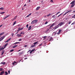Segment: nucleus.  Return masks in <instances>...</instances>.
I'll return each instance as SVG.
<instances>
[{
	"mask_svg": "<svg viewBox=\"0 0 75 75\" xmlns=\"http://www.w3.org/2000/svg\"><path fill=\"white\" fill-rule=\"evenodd\" d=\"M37 21H38V20H35L32 21L31 23L32 24H35V23H37Z\"/></svg>",
	"mask_w": 75,
	"mask_h": 75,
	"instance_id": "obj_1",
	"label": "nucleus"
},
{
	"mask_svg": "<svg viewBox=\"0 0 75 75\" xmlns=\"http://www.w3.org/2000/svg\"><path fill=\"white\" fill-rule=\"evenodd\" d=\"M64 22H61V23H59L58 24V25H59L60 27H61V26H62V25L63 24H64Z\"/></svg>",
	"mask_w": 75,
	"mask_h": 75,
	"instance_id": "obj_2",
	"label": "nucleus"
},
{
	"mask_svg": "<svg viewBox=\"0 0 75 75\" xmlns=\"http://www.w3.org/2000/svg\"><path fill=\"white\" fill-rule=\"evenodd\" d=\"M5 37H6L5 36H4L3 37H1L0 38V41H2V40H3V39H4V38H5Z\"/></svg>",
	"mask_w": 75,
	"mask_h": 75,
	"instance_id": "obj_3",
	"label": "nucleus"
},
{
	"mask_svg": "<svg viewBox=\"0 0 75 75\" xmlns=\"http://www.w3.org/2000/svg\"><path fill=\"white\" fill-rule=\"evenodd\" d=\"M50 32V29H47L46 31L45 32V33H46V34H48Z\"/></svg>",
	"mask_w": 75,
	"mask_h": 75,
	"instance_id": "obj_4",
	"label": "nucleus"
},
{
	"mask_svg": "<svg viewBox=\"0 0 75 75\" xmlns=\"http://www.w3.org/2000/svg\"><path fill=\"white\" fill-rule=\"evenodd\" d=\"M58 27H59V25H58L55 26L54 28V30H56V29H57V28H58Z\"/></svg>",
	"mask_w": 75,
	"mask_h": 75,
	"instance_id": "obj_5",
	"label": "nucleus"
},
{
	"mask_svg": "<svg viewBox=\"0 0 75 75\" xmlns=\"http://www.w3.org/2000/svg\"><path fill=\"white\" fill-rule=\"evenodd\" d=\"M55 23H52V25H51V26H50V27L49 28H51V27H53V26H54V25H55Z\"/></svg>",
	"mask_w": 75,
	"mask_h": 75,
	"instance_id": "obj_6",
	"label": "nucleus"
},
{
	"mask_svg": "<svg viewBox=\"0 0 75 75\" xmlns=\"http://www.w3.org/2000/svg\"><path fill=\"white\" fill-rule=\"evenodd\" d=\"M16 36H18L17 37H21L22 36V35H21V34H18L16 35Z\"/></svg>",
	"mask_w": 75,
	"mask_h": 75,
	"instance_id": "obj_7",
	"label": "nucleus"
},
{
	"mask_svg": "<svg viewBox=\"0 0 75 75\" xmlns=\"http://www.w3.org/2000/svg\"><path fill=\"white\" fill-rule=\"evenodd\" d=\"M4 74V71H3L0 73V75H3V74Z\"/></svg>",
	"mask_w": 75,
	"mask_h": 75,
	"instance_id": "obj_8",
	"label": "nucleus"
},
{
	"mask_svg": "<svg viewBox=\"0 0 75 75\" xmlns=\"http://www.w3.org/2000/svg\"><path fill=\"white\" fill-rule=\"evenodd\" d=\"M24 28H21L20 27L19 28H18V30L17 31H20V30H22Z\"/></svg>",
	"mask_w": 75,
	"mask_h": 75,
	"instance_id": "obj_9",
	"label": "nucleus"
},
{
	"mask_svg": "<svg viewBox=\"0 0 75 75\" xmlns=\"http://www.w3.org/2000/svg\"><path fill=\"white\" fill-rule=\"evenodd\" d=\"M11 39V38H10L9 39H8L5 42H8Z\"/></svg>",
	"mask_w": 75,
	"mask_h": 75,
	"instance_id": "obj_10",
	"label": "nucleus"
},
{
	"mask_svg": "<svg viewBox=\"0 0 75 75\" xmlns=\"http://www.w3.org/2000/svg\"><path fill=\"white\" fill-rule=\"evenodd\" d=\"M40 8V6H38L36 9V10H38Z\"/></svg>",
	"mask_w": 75,
	"mask_h": 75,
	"instance_id": "obj_11",
	"label": "nucleus"
},
{
	"mask_svg": "<svg viewBox=\"0 0 75 75\" xmlns=\"http://www.w3.org/2000/svg\"><path fill=\"white\" fill-rule=\"evenodd\" d=\"M50 41H53V39L52 37H51L50 38V40H49Z\"/></svg>",
	"mask_w": 75,
	"mask_h": 75,
	"instance_id": "obj_12",
	"label": "nucleus"
},
{
	"mask_svg": "<svg viewBox=\"0 0 75 75\" xmlns=\"http://www.w3.org/2000/svg\"><path fill=\"white\" fill-rule=\"evenodd\" d=\"M5 52V51L4 50H2V54H1V55H3V54H4V53Z\"/></svg>",
	"mask_w": 75,
	"mask_h": 75,
	"instance_id": "obj_13",
	"label": "nucleus"
},
{
	"mask_svg": "<svg viewBox=\"0 0 75 75\" xmlns=\"http://www.w3.org/2000/svg\"><path fill=\"white\" fill-rule=\"evenodd\" d=\"M38 41H37L36 42L33 43V44L34 45H36V44L38 43Z\"/></svg>",
	"mask_w": 75,
	"mask_h": 75,
	"instance_id": "obj_14",
	"label": "nucleus"
},
{
	"mask_svg": "<svg viewBox=\"0 0 75 75\" xmlns=\"http://www.w3.org/2000/svg\"><path fill=\"white\" fill-rule=\"evenodd\" d=\"M23 54V52H19V55H21V54Z\"/></svg>",
	"mask_w": 75,
	"mask_h": 75,
	"instance_id": "obj_15",
	"label": "nucleus"
},
{
	"mask_svg": "<svg viewBox=\"0 0 75 75\" xmlns=\"http://www.w3.org/2000/svg\"><path fill=\"white\" fill-rule=\"evenodd\" d=\"M31 29V26H29V28L28 29V31L30 30Z\"/></svg>",
	"mask_w": 75,
	"mask_h": 75,
	"instance_id": "obj_16",
	"label": "nucleus"
},
{
	"mask_svg": "<svg viewBox=\"0 0 75 75\" xmlns=\"http://www.w3.org/2000/svg\"><path fill=\"white\" fill-rule=\"evenodd\" d=\"M20 44V42H16L15 43H14L13 44V45H16V44Z\"/></svg>",
	"mask_w": 75,
	"mask_h": 75,
	"instance_id": "obj_17",
	"label": "nucleus"
},
{
	"mask_svg": "<svg viewBox=\"0 0 75 75\" xmlns=\"http://www.w3.org/2000/svg\"><path fill=\"white\" fill-rule=\"evenodd\" d=\"M4 34V32H3L1 33H0V35H3Z\"/></svg>",
	"mask_w": 75,
	"mask_h": 75,
	"instance_id": "obj_18",
	"label": "nucleus"
},
{
	"mask_svg": "<svg viewBox=\"0 0 75 75\" xmlns=\"http://www.w3.org/2000/svg\"><path fill=\"white\" fill-rule=\"evenodd\" d=\"M3 64V65H4L6 64V62H1V63L0 64Z\"/></svg>",
	"mask_w": 75,
	"mask_h": 75,
	"instance_id": "obj_19",
	"label": "nucleus"
},
{
	"mask_svg": "<svg viewBox=\"0 0 75 75\" xmlns=\"http://www.w3.org/2000/svg\"><path fill=\"white\" fill-rule=\"evenodd\" d=\"M17 23V22L16 21H15L14 23H13V25H15V24H16V23Z\"/></svg>",
	"mask_w": 75,
	"mask_h": 75,
	"instance_id": "obj_20",
	"label": "nucleus"
},
{
	"mask_svg": "<svg viewBox=\"0 0 75 75\" xmlns=\"http://www.w3.org/2000/svg\"><path fill=\"white\" fill-rule=\"evenodd\" d=\"M18 45H15L13 47V48H16V47H17Z\"/></svg>",
	"mask_w": 75,
	"mask_h": 75,
	"instance_id": "obj_21",
	"label": "nucleus"
},
{
	"mask_svg": "<svg viewBox=\"0 0 75 75\" xmlns=\"http://www.w3.org/2000/svg\"><path fill=\"white\" fill-rule=\"evenodd\" d=\"M35 47V45H33L30 47V48H33V47Z\"/></svg>",
	"mask_w": 75,
	"mask_h": 75,
	"instance_id": "obj_22",
	"label": "nucleus"
},
{
	"mask_svg": "<svg viewBox=\"0 0 75 75\" xmlns=\"http://www.w3.org/2000/svg\"><path fill=\"white\" fill-rule=\"evenodd\" d=\"M75 6V4H72L71 6V7H72L73 6Z\"/></svg>",
	"mask_w": 75,
	"mask_h": 75,
	"instance_id": "obj_23",
	"label": "nucleus"
},
{
	"mask_svg": "<svg viewBox=\"0 0 75 75\" xmlns=\"http://www.w3.org/2000/svg\"><path fill=\"white\" fill-rule=\"evenodd\" d=\"M20 34H24V31L22 32Z\"/></svg>",
	"mask_w": 75,
	"mask_h": 75,
	"instance_id": "obj_24",
	"label": "nucleus"
},
{
	"mask_svg": "<svg viewBox=\"0 0 75 75\" xmlns=\"http://www.w3.org/2000/svg\"><path fill=\"white\" fill-rule=\"evenodd\" d=\"M74 3H75V1H74L71 3V4H74Z\"/></svg>",
	"mask_w": 75,
	"mask_h": 75,
	"instance_id": "obj_25",
	"label": "nucleus"
},
{
	"mask_svg": "<svg viewBox=\"0 0 75 75\" xmlns=\"http://www.w3.org/2000/svg\"><path fill=\"white\" fill-rule=\"evenodd\" d=\"M62 31V30H59V33H61V31Z\"/></svg>",
	"mask_w": 75,
	"mask_h": 75,
	"instance_id": "obj_26",
	"label": "nucleus"
},
{
	"mask_svg": "<svg viewBox=\"0 0 75 75\" xmlns=\"http://www.w3.org/2000/svg\"><path fill=\"white\" fill-rule=\"evenodd\" d=\"M55 15H53L52 16V17H53V19L55 18Z\"/></svg>",
	"mask_w": 75,
	"mask_h": 75,
	"instance_id": "obj_27",
	"label": "nucleus"
},
{
	"mask_svg": "<svg viewBox=\"0 0 75 75\" xmlns=\"http://www.w3.org/2000/svg\"><path fill=\"white\" fill-rule=\"evenodd\" d=\"M4 49V48L2 47L0 48V51H1V50H3Z\"/></svg>",
	"mask_w": 75,
	"mask_h": 75,
	"instance_id": "obj_28",
	"label": "nucleus"
},
{
	"mask_svg": "<svg viewBox=\"0 0 75 75\" xmlns=\"http://www.w3.org/2000/svg\"><path fill=\"white\" fill-rule=\"evenodd\" d=\"M4 8H3V7L1 8H0V10H4Z\"/></svg>",
	"mask_w": 75,
	"mask_h": 75,
	"instance_id": "obj_29",
	"label": "nucleus"
},
{
	"mask_svg": "<svg viewBox=\"0 0 75 75\" xmlns=\"http://www.w3.org/2000/svg\"><path fill=\"white\" fill-rule=\"evenodd\" d=\"M4 13H5V12H1L0 13L1 14H3Z\"/></svg>",
	"mask_w": 75,
	"mask_h": 75,
	"instance_id": "obj_30",
	"label": "nucleus"
},
{
	"mask_svg": "<svg viewBox=\"0 0 75 75\" xmlns=\"http://www.w3.org/2000/svg\"><path fill=\"white\" fill-rule=\"evenodd\" d=\"M71 22L72 21H69V24H71Z\"/></svg>",
	"mask_w": 75,
	"mask_h": 75,
	"instance_id": "obj_31",
	"label": "nucleus"
},
{
	"mask_svg": "<svg viewBox=\"0 0 75 75\" xmlns=\"http://www.w3.org/2000/svg\"><path fill=\"white\" fill-rule=\"evenodd\" d=\"M3 69V68H0V71H2Z\"/></svg>",
	"mask_w": 75,
	"mask_h": 75,
	"instance_id": "obj_32",
	"label": "nucleus"
},
{
	"mask_svg": "<svg viewBox=\"0 0 75 75\" xmlns=\"http://www.w3.org/2000/svg\"><path fill=\"white\" fill-rule=\"evenodd\" d=\"M3 69V68H0V71H2Z\"/></svg>",
	"mask_w": 75,
	"mask_h": 75,
	"instance_id": "obj_33",
	"label": "nucleus"
},
{
	"mask_svg": "<svg viewBox=\"0 0 75 75\" xmlns=\"http://www.w3.org/2000/svg\"><path fill=\"white\" fill-rule=\"evenodd\" d=\"M42 45V43H41V44H40L39 45V47H41Z\"/></svg>",
	"mask_w": 75,
	"mask_h": 75,
	"instance_id": "obj_34",
	"label": "nucleus"
},
{
	"mask_svg": "<svg viewBox=\"0 0 75 75\" xmlns=\"http://www.w3.org/2000/svg\"><path fill=\"white\" fill-rule=\"evenodd\" d=\"M51 15V13H49L47 15V17H49Z\"/></svg>",
	"mask_w": 75,
	"mask_h": 75,
	"instance_id": "obj_35",
	"label": "nucleus"
},
{
	"mask_svg": "<svg viewBox=\"0 0 75 75\" xmlns=\"http://www.w3.org/2000/svg\"><path fill=\"white\" fill-rule=\"evenodd\" d=\"M72 18H75V14L74 15V16L72 17Z\"/></svg>",
	"mask_w": 75,
	"mask_h": 75,
	"instance_id": "obj_36",
	"label": "nucleus"
},
{
	"mask_svg": "<svg viewBox=\"0 0 75 75\" xmlns=\"http://www.w3.org/2000/svg\"><path fill=\"white\" fill-rule=\"evenodd\" d=\"M60 12H59L58 13H57L56 14V15H58V14L60 13Z\"/></svg>",
	"mask_w": 75,
	"mask_h": 75,
	"instance_id": "obj_37",
	"label": "nucleus"
},
{
	"mask_svg": "<svg viewBox=\"0 0 75 75\" xmlns=\"http://www.w3.org/2000/svg\"><path fill=\"white\" fill-rule=\"evenodd\" d=\"M14 51V50L12 49V50H11L10 51V52H13V51Z\"/></svg>",
	"mask_w": 75,
	"mask_h": 75,
	"instance_id": "obj_38",
	"label": "nucleus"
},
{
	"mask_svg": "<svg viewBox=\"0 0 75 75\" xmlns=\"http://www.w3.org/2000/svg\"><path fill=\"white\" fill-rule=\"evenodd\" d=\"M5 45L6 47L7 46V45H8V43H7L5 45Z\"/></svg>",
	"mask_w": 75,
	"mask_h": 75,
	"instance_id": "obj_39",
	"label": "nucleus"
},
{
	"mask_svg": "<svg viewBox=\"0 0 75 75\" xmlns=\"http://www.w3.org/2000/svg\"><path fill=\"white\" fill-rule=\"evenodd\" d=\"M34 51H35V49H34L31 50V51H32V52Z\"/></svg>",
	"mask_w": 75,
	"mask_h": 75,
	"instance_id": "obj_40",
	"label": "nucleus"
},
{
	"mask_svg": "<svg viewBox=\"0 0 75 75\" xmlns=\"http://www.w3.org/2000/svg\"><path fill=\"white\" fill-rule=\"evenodd\" d=\"M62 14V13H61V14H60V15H59L57 17V18H58V17H59V16H61V15Z\"/></svg>",
	"mask_w": 75,
	"mask_h": 75,
	"instance_id": "obj_41",
	"label": "nucleus"
},
{
	"mask_svg": "<svg viewBox=\"0 0 75 75\" xmlns=\"http://www.w3.org/2000/svg\"><path fill=\"white\" fill-rule=\"evenodd\" d=\"M67 12H66L63 15V16H64V15H66V14H67Z\"/></svg>",
	"mask_w": 75,
	"mask_h": 75,
	"instance_id": "obj_42",
	"label": "nucleus"
},
{
	"mask_svg": "<svg viewBox=\"0 0 75 75\" xmlns=\"http://www.w3.org/2000/svg\"><path fill=\"white\" fill-rule=\"evenodd\" d=\"M7 18V16H6V17H5V18H3V19H4V20H5V19Z\"/></svg>",
	"mask_w": 75,
	"mask_h": 75,
	"instance_id": "obj_43",
	"label": "nucleus"
},
{
	"mask_svg": "<svg viewBox=\"0 0 75 75\" xmlns=\"http://www.w3.org/2000/svg\"><path fill=\"white\" fill-rule=\"evenodd\" d=\"M71 11H67V13H69V12H71Z\"/></svg>",
	"mask_w": 75,
	"mask_h": 75,
	"instance_id": "obj_44",
	"label": "nucleus"
},
{
	"mask_svg": "<svg viewBox=\"0 0 75 75\" xmlns=\"http://www.w3.org/2000/svg\"><path fill=\"white\" fill-rule=\"evenodd\" d=\"M31 51V50H29L28 52L27 53H28V52H30Z\"/></svg>",
	"mask_w": 75,
	"mask_h": 75,
	"instance_id": "obj_45",
	"label": "nucleus"
},
{
	"mask_svg": "<svg viewBox=\"0 0 75 75\" xmlns=\"http://www.w3.org/2000/svg\"><path fill=\"white\" fill-rule=\"evenodd\" d=\"M75 24V22H73L71 24V25H73V24Z\"/></svg>",
	"mask_w": 75,
	"mask_h": 75,
	"instance_id": "obj_46",
	"label": "nucleus"
},
{
	"mask_svg": "<svg viewBox=\"0 0 75 75\" xmlns=\"http://www.w3.org/2000/svg\"><path fill=\"white\" fill-rule=\"evenodd\" d=\"M48 23V22L47 21H46L45 23V24H47Z\"/></svg>",
	"mask_w": 75,
	"mask_h": 75,
	"instance_id": "obj_47",
	"label": "nucleus"
},
{
	"mask_svg": "<svg viewBox=\"0 0 75 75\" xmlns=\"http://www.w3.org/2000/svg\"><path fill=\"white\" fill-rule=\"evenodd\" d=\"M28 24H27L26 25V27L27 28H28Z\"/></svg>",
	"mask_w": 75,
	"mask_h": 75,
	"instance_id": "obj_48",
	"label": "nucleus"
},
{
	"mask_svg": "<svg viewBox=\"0 0 75 75\" xmlns=\"http://www.w3.org/2000/svg\"><path fill=\"white\" fill-rule=\"evenodd\" d=\"M5 73L6 74H8V73L7 71H5Z\"/></svg>",
	"mask_w": 75,
	"mask_h": 75,
	"instance_id": "obj_49",
	"label": "nucleus"
},
{
	"mask_svg": "<svg viewBox=\"0 0 75 75\" xmlns=\"http://www.w3.org/2000/svg\"><path fill=\"white\" fill-rule=\"evenodd\" d=\"M8 72L9 74H10V70L8 71Z\"/></svg>",
	"mask_w": 75,
	"mask_h": 75,
	"instance_id": "obj_50",
	"label": "nucleus"
},
{
	"mask_svg": "<svg viewBox=\"0 0 75 75\" xmlns=\"http://www.w3.org/2000/svg\"><path fill=\"white\" fill-rule=\"evenodd\" d=\"M21 41V39H19V41Z\"/></svg>",
	"mask_w": 75,
	"mask_h": 75,
	"instance_id": "obj_51",
	"label": "nucleus"
},
{
	"mask_svg": "<svg viewBox=\"0 0 75 75\" xmlns=\"http://www.w3.org/2000/svg\"><path fill=\"white\" fill-rule=\"evenodd\" d=\"M46 37H47V36H44V37H43V38H45H45H46Z\"/></svg>",
	"mask_w": 75,
	"mask_h": 75,
	"instance_id": "obj_52",
	"label": "nucleus"
},
{
	"mask_svg": "<svg viewBox=\"0 0 75 75\" xmlns=\"http://www.w3.org/2000/svg\"><path fill=\"white\" fill-rule=\"evenodd\" d=\"M30 54H31V53H33V52H32V51H31H31H30Z\"/></svg>",
	"mask_w": 75,
	"mask_h": 75,
	"instance_id": "obj_53",
	"label": "nucleus"
},
{
	"mask_svg": "<svg viewBox=\"0 0 75 75\" xmlns=\"http://www.w3.org/2000/svg\"><path fill=\"white\" fill-rule=\"evenodd\" d=\"M17 17V16H16L14 18L15 19H16Z\"/></svg>",
	"mask_w": 75,
	"mask_h": 75,
	"instance_id": "obj_54",
	"label": "nucleus"
},
{
	"mask_svg": "<svg viewBox=\"0 0 75 75\" xmlns=\"http://www.w3.org/2000/svg\"><path fill=\"white\" fill-rule=\"evenodd\" d=\"M57 34V32H56L54 34V35H55Z\"/></svg>",
	"mask_w": 75,
	"mask_h": 75,
	"instance_id": "obj_55",
	"label": "nucleus"
},
{
	"mask_svg": "<svg viewBox=\"0 0 75 75\" xmlns=\"http://www.w3.org/2000/svg\"><path fill=\"white\" fill-rule=\"evenodd\" d=\"M26 4H25L24 5V7H25V6H26Z\"/></svg>",
	"mask_w": 75,
	"mask_h": 75,
	"instance_id": "obj_56",
	"label": "nucleus"
},
{
	"mask_svg": "<svg viewBox=\"0 0 75 75\" xmlns=\"http://www.w3.org/2000/svg\"><path fill=\"white\" fill-rule=\"evenodd\" d=\"M4 48H6V46H5V45H4Z\"/></svg>",
	"mask_w": 75,
	"mask_h": 75,
	"instance_id": "obj_57",
	"label": "nucleus"
},
{
	"mask_svg": "<svg viewBox=\"0 0 75 75\" xmlns=\"http://www.w3.org/2000/svg\"><path fill=\"white\" fill-rule=\"evenodd\" d=\"M60 34V33L59 32H58L57 33V35H58V34Z\"/></svg>",
	"mask_w": 75,
	"mask_h": 75,
	"instance_id": "obj_58",
	"label": "nucleus"
},
{
	"mask_svg": "<svg viewBox=\"0 0 75 75\" xmlns=\"http://www.w3.org/2000/svg\"><path fill=\"white\" fill-rule=\"evenodd\" d=\"M10 15H8L7 16H6V17H9V16H10Z\"/></svg>",
	"mask_w": 75,
	"mask_h": 75,
	"instance_id": "obj_59",
	"label": "nucleus"
},
{
	"mask_svg": "<svg viewBox=\"0 0 75 75\" xmlns=\"http://www.w3.org/2000/svg\"><path fill=\"white\" fill-rule=\"evenodd\" d=\"M28 15L30 16H31V13H30Z\"/></svg>",
	"mask_w": 75,
	"mask_h": 75,
	"instance_id": "obj_60",
	"label": "nucleus"
},
{
	"mask_svg": "<svg viewBox=\"0 0 75 75\" xmlns=\"http://www.w3.org/2000/svg\"><path fill=\"white\" fill-rule=\"evenodd\" d=\"M50 1H51V2H53V0H51Z\"/></svg>",
	"mask_w": 75,
	"mask_h": 75,
	"instance_id": "obj_61",
	"label": "nucleus"
},
{
	"mask_svg": "<svg viewBox=\"0 0 75 75\" xmlns=\"http://www.w3.org/2000/svg\"><path fill=\"white\" fill-rule=\"evenodd\" d=\"M12 64H13V65H15V63H13Z\"/></svg>",
	"mask_w": 75,
	"mask_h": 75,
	"instance_id": "obj_62",
	"label": "nucleus"
},
{
	"mask_svg": "<svg viewBox=\"0 0 75 75\" xmlns=\"http://www.w3.org/2000/svg\"><path fill=\"white\" fill-rule=\"evenodd\" d=\"M29 16H30L28 15L26 16V17H29Z\"/></svg>",
	"mask_w": 75,
	"mask_h": 75,
	"instance_id": "obj_63",
	"label": "nucleus"
},
{
	"mask_svg": "<svg viewBox=\"0 0 75 75\" xmlns=\"http://www.w3.org/2000/svg\"><path fill=\"white\" fill-rule=\"evenodd\" d=\"M20 24H19V25H17L16 26H20Z\"/></svg>",
	"mask_w": 75,
	"mask_h": 75,
	"instance_id": "obj_64",
	"label": "nucleus"
}]
</instances>
